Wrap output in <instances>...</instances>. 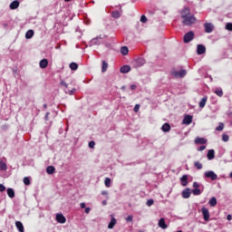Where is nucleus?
I'll list each match as a JSON object with an SVG mask.
<instances>
[{
	"label": "nucleus",
	"instance_id": "obj_11",
	"mask_svg": "<svg viewBox=\"0 0 232 232\" xmlns=\"http://www.w3.org/2000/svg\"><path fill=\"white\" fill-rule=\"evenodd\" d=\"M121 73H130L131 72V67L130 65H123L120 69Z\"/></svg>",
	"mask_w": 232,
	"mask_h": 232
},
{
	"label": "nucleus",
	"instance_id": "obj_53",
	"mask_svg": "<svg viewBox=\"0 0 232 232\" xmlns=\"http://www.w3.org/2000/svg\"><path fill=\"white\" fill-rule=\"evenodd\" d=\"M90 211H91V208H85V213H86L87 215L90 213Z\"/></svg>",
	"mask_w": 232,
	"mask_h": 232
},
{
	"label": "nucleus",
	"instance_id": "obj_51",
	"mask_svg": "<svg viewBox=\"0 0 232 232\" xmlns=\"http://www.w3.org/2000/svg\"><path fill=\"white\" fill-rule=\"evenodd\" d=\"M130 90H137V85L135 84L130 85Z\"/></svg>",
	"mask_w": 232,
	"mask_h": 232
},
{
	"label": "nucleus",
	"instance_id": "obj_42",
	"mask_svg": "<svg viewBox=\"0 0 232 232\" xmlns=\"http://www.w3.org/2000/svg\"><path fill=\"white\" fill-rule=\"evenodd\" d=\"M24 184H25V186H30V179L29 178H24Z\"/></svg>",
	"mask_w": 232,
	"mask_h": 232
},
{
	"label": "nucleus",
	"instance_id": "obj_40",
	"mask_svg": "<svg viewBox=\"0 0 232 232\" xmlns=\"http://www.w3.org/2000/svg\"><path fill=\"white\" fill-rule=\"evenodd\" d=\"M154 203L155 201H153V199H148L146 204L149 208H151V206H153Z\"/></svg>",
	"mask_w": 232,
	"mask_h": 232
},
{
	"label": "nucleus",
	"instance_id": "obj_3",
	"mask_svg": "<svg viewBox=\"0 0 232 232\" xmlns=\"http://www.w3.org/2000/svg\"><path fill=\"white\" fill-rule=\"evenodd\" d=\"M193 39H195V33H193L192 31L187 33L184 37H183V41L184 43L188 44V43H191V41H193Z\"/></svg>",
	"mask_w": 232,
	"mask_h": 232
},
{
	"label": "nucleus",
	"instance_id": "obj_26",
	"mask_svg": "<svg viewBox=\"0 0 232 232\" xmlns=\"http://www.w3.org/2000/svg\"><path fill=\"white\" fill-rule=\"evenodd\" d=\"M203 191H204V189H202V188H194V189H192V193L195 196L201 195Z\"/></svg>",
	"mask_w": 232,
	"mask_h": 232
},
{
	"label": "nucleus",
	"instance_id": "obj_19",
	"mask_svg": "<svg viewBox=\"0 0 232 232\" xmlns=\"http://www.w3.org/2000/svg\"><path fill=\"white\" fill-rule=\"evenodd\" d=\"M48 66V60L43 59L40 61V68L44 69Z\"/></svg>",
	"mask_w": 232,
	"mask_h": 232
},
{
	"label": "nucleus",
	"instance_id": "obj_36",
	"mask_svg": "<svg viewBox=\"0 0 232 232\" xmlns=\"http://www.w3.org/2000/svg\"><path fill=\"white\" fill-rule=\"evenodd\" d=\"M70 68H71V70L75 71V70H77L79 68V64H77L75 63H70Z\"/></svg>",
	"mask_w": 232,
	"mask_h": 232
},
{
	"label": "nucleus",
	"instance_id": "obj_45",
	"mask_svg": "<svg viewBox=\"0 0 232 232\" xmlns=\"http://www.w3.org/2000/svg\"><path fill=\"white\" fill-rule=\"evenodd\" d=\"M126 221H127V222H133V216H128V217L126 218Z\"/></svg>",
	"mask_w": 232,
	"mask_h": 232
},
{
	"label": "nucleus",
	"instance_id": "obj_48",
	"mask_svg": "<svg viewBox=\"0 0 232 232\" xmlns=\"http://www.w3.org/2000/svg\"><path fill=\"white\" fill-rule=\"evenodd\" d=\"M60 84L61 86H64V88H68V84L64 81H62Z\"/></svg>",
	"mask_w": 232,
	"mask_h": 232
},
{
	"label": "nucleus",
	"instance_id": "obj_54",
	"mask_svg": "<svg viewBox=\"0 0 232 232\" xmlns=\"http://www.w3.org/2000/svg\"><path fill=\"white\" fill-rule=\"evenodd\" d=\"M227 220H231V219H232V216H231V215H227Z\"/></svg>",
	"mask_w": 232,
	"mask_h": 232
},
{
	"label": "nucleus",
	"instance_id": "obj_39",
	"mask_svg": "<svg viewBox=\"0 0 232 232\" xmlns=\"http://www.w3.org/2000/svg\"><path fill=\"white\" fill-rule=\"evenodd\" d=\"M222 140L224 142H227L229 140V136L227 134H223L222 135Z\"/></svg>",
	"mask_w": 232,
	"mask_h": 232
},
{
	"label": "nucleus",
	"instance_id": "obj_15",
	"mask_svg": "<svg viewBox=\"0 0 232 232\" xmlns=\"http://www.w3.org/2000/svg\"><path fill=\"white\" fill-rule=\"evenodd\" d=\"M207 158L208 160H213V159H215V150H209L208 151Z\"/></svg>",
	"mask_w": 232,
	"mask_h": 232
},
{
	"label": "nucleus",
	"instance_id": "obj_10",
	"mask_svg": "<svg viewBox=\"0 0 232 232\" xmlns=\"http://www.w3.org/2000/svg\"><path fill=\"white\" fill-rule=\"evenodd\" d=\"M204 26L206 34H211L215 28V26H213L211 24H205Z\"/></svg>",
	"mask_w": 232,
	"mask_h": 232
},
{
	"label": "nucleus",
	"instance_id": "obj_1",
	"mask_svg": "<svg viewBox=\"0 0 232 232\" xmlns=\"http://www.w3.org/2000/svg\"><path fill=\"white\" fill-rule=\"evenodd\" d=\"M181 19H183L182 24L186 26H191L197 23V18L195 15L190 14L189 8L185 7L181 11Z\"/></svg>",
	"mask_w": 232,
	"mask_h": 232
},
{
	"label": "nucleus",
	"instance_id": "obj_32",
	"mask_svg": "<svg viewBox=\"0 0 232 232\" xmlns=\"http://www.w3.org/2000/svg\"><path fill=\"white\" fill-rule=\"evenodd\" d=\"M104 184H105L106 188H111V179L106 178L104 180Z\"/></svg>",
	"mask_w": 232,
	"mask_h": 232
},
{
	"label": "nucleus",
	"instance_id": "obj_56",
	"mask_svg": "<svg viewBox=\"0 0 232 232\" xmlns=\"http://www.w3.org/2000/svg\"><path fill=\"white\" fill-rule=\"evenodd\" d=\"M102 195H108V191L106 190L102 191Z\"/></svg>",
	"mask_w": 232,
	"mask_h": 232
},
{
	"label": "nucleus",
	"instance_id": "obj_30",
	"mask_svg": "<svg viewBox=\"0 0 232 232\" xmlns=\"http://www.w3.org/2000/svg\"><path fill=\"white\" fill-rule=\"evenodd\" d=\"M6 169H8L6 163L3 162V160H0V170L6 171Z\"/></svg>",
	"mask_w": 232,
	"mask_h": 232
},
{
	"label": "nucleus",
	"instance_id": "obj_60",
	"mask_svg": "<svg viewBox=\"0 0 232 232\" xmlns=\"http://www.w3.org/2000/svg\"><path fill=\"white\" fill-rule=\"evenodd\" d=\"M65 1V3H70V0H64Z\"/></svg>",
	"mask_w": 232,
	"mask_h": 232
},
{
	"label": "nucleus",
	"instance_id": "obj_27",
	"mask_svg": "<svg viewBox=\"0 0 232 232\" xmlns=\"http://www.w3.org/2000/svg\"><path fill=\"white\" fill-rule=\"evenodd\" d=\"M208 204L211 206V208H215V206H217V198H211L208 201Z\"/></svg>",
	"mask_w": 232,
	"mask_h": 232
},
{
	"label": "nucleus",
	"instance_id": "obj_57",
	"mask_svg": "<svg viewBox=\"0 0 232 232\" xmlns=\"http://www.w3.org/2000/svg\"><path fill=\"white\" fill-rule=\"evenodd\" d=\"M106 204H108V201L103 200V201H102V206H106Z\"/></svg>",
	"mask_w": 232,
	"mask_h": 232
},
{
	"label": "nucleus",
	"instance_id": "obj_5",
	"mask_svg": "<svg viewBox=\"0 0 232 232\" xmlns=\"http://www.w3.org/2000/svg\"><path fill=\"white\" fill-rule=\"evenodd\" d=\"M204 176L206 179H209L211 180H217L218 179V176L213 170L206 171Z\"/></svg>",
	"mask_w": 232,
	"mask_h": 232
},
{
	"label": "nucleus",
	"instance_id": "obj_2",
	"mask_svg": "<svg viewBox=\"0 0 232 232\" xmlns=\"http://www.w3.org/2000/svg\"><path fill=\"white\" fill-rule=\"evenodd\" d=\"M187 73H188V72H186V70H180V71H172L170 72V75L172 77H175L176 79H182V78L186 77Z\"/></svg>",
	"mask_w": 232,
	"mask_h": 232
},
{
	"label": "nucleus",
	"instance_id": "obj_50",
	"mask_svg": "<svg viewBox=\"0 0 232 232\" xmlns=\"http://www.w3.org/2000/svg\"><path fill=\"white\" fill-rule=\"evenodd\" d=\"M206 150V146L202 145L198 149V151H204Z\"/></svg>",
	"mask_w": 232,
	"mask_h": 232
},
{
	"label": "nucleus",
	"instance_id": "obj_38",
	"mask_svg": "<svg viewBox=\"0 0 232 232\" xmlns=\"http://www.w3.org/2000/svg\"><path fill=\"white\" fill-rule=\"evenodd\" d=\"M224 130V123H219V125L216 128V131H222Z\"/></svg>",
	"mask_w": 232,
	"mask_h": 232
},
{
	"label": "nucleus",
	"instance_id": "obj_14",
	"mask_svg": "<svg viewBox=\"0 0 232 232\" xmlns=\"http://www.w3.org/2000/svg\"><path fill=\"white\" fill-rule=\"evenodd\" d=\"M208 142V140L205 138L197 137L195 139V144H206Z\"/></svg>",
	"mask_w": 232,
	"mask_h": 232
},
{
	"label": "nucleus",
	"instance_id": "obj_20",
	"mask_svg": "<svg viewBox=\"0 0 232 232\" xmlns=\"http://www.w3.org/2000/svg\"><path fill=\"white\" fill-rule=\"evenodd\" d=\"M206 102H208V96H204L199 102V108H204L206 106Z\"/></svg>",
	"mask_w": 232,
	"mask_h": 232
},
{
	"label": "nucleus",
	"instance_id": "obj_12",
	"mask_svg": "<svg viewBox=\"0 0 232 232\" xmlns=\"http://www.w3.org/2000/svg\"><path fill=\"white\" fill-rule=\"evenodd\" d=\"M192 190L189 188H186L182 191L183 198H189L191 197Z\"/></svg>",
	"mask_w": 232,
	"mask_h": 232
},
{
	"label": "nucleus",
	"instance_id": "obj_8",
	"mask_svg": "<svg viewBox=\"0 0 232 232\" xmlns=\"http://www.w3.org/2000/svg\"><path fill=\"white\" fill-rule=\"evenodd\" d=\"M183 124L189 125L193 122V117L191 115H186L182 121Z\"/></svg>",
	"mask_w": 232,
	"mask_h": 232
},
{
	"label": "nucleus",
	"instance_id": "obj_47",
	"mask_svg": "<svg viewBox=\"0 0 232 232\" xmlns=\"http://www.w3.org/2000/svg\"><path fill=\"white\" fill-rule=\"evenodd\" d=\"M0 191L1 192L6 191V187H5V185H3V184H0Z\"/></svg>",
	"mask_w": 232,
	"mask_h": 232
},
{
	"label": "nucleus",
	"instance_id": "obj_17",
	"mask_svg": "<svg viewBox=\"0 0 232 232\" xmlns=\"http://www.w3.org/2000/svg\"><path fill=\"white\" fill-rule=\"evenodd\" d=\"M10 8L11 10H15L17 8H19V1L14 0L10 4Z\"/></svg>",
	"mask_w": 232,
	"mask_h": 232
},
{
	"label": "nucleus",
	"instance_id": "obj_23",
	"mask_svg": "<svg viewBox=\"0 0 232 232\" xmlns=\"http://www.w3.org/2000/svg\"><path fill=\"white\" fill-rule=\"evenodd\" d=\"M162 131L168 132L171 130V126L169 123H164L161 127Z\"/></svg>",
	"mask_w": 232,
	"mask_h": 232
},
{
	"label": "nucleus",
	"instance_id": "obj_22",
	"mask_svg": "<svg viewBox=\"0 0 232 232\" xmlns=\"http://www.w3.org/2000/svg\"><path fill=\"white\" fill-rule=\"evenodd\" d=\"M180 182L182 186H188V175H183L180 178Z\"/></svg>",
	"mask_w": 232,
	"mask_h": 232
},
{
	"label": "nucleus",
	"instance_id": "obj_55",
	"mask_svg": "<svg viewBox=\"0 0 232 232\" xmlns=\"http://www.w3.org/2000/svg\"><path fill=\"white\" fill-rule=\"evenodd\" d=\"M50 115V112H47L46 114H45V121H48V116Z\"/></svg>",
	"mask_w": 232,
	"mask_h": 232
},
{
	"label": "nucleus",
	"instance_id": "obj_37",
	"mask_svg": "<svg viewBox=\"0 0 232 232\" xmlns=\"http://www.w3.org/2000/svg\"><path fill=\"white\" fill-rule=\"evenodd\" d=\"M194 166H195V168H197V169H202V163H200L199 161H196L195 163H194Z\"/></svg>",
	"mask_w": 232,
	"mask_h": 232
},
{
	"label": "nucleus",
	"instance_id": "obj_44",
	"mask_svg": "<svg viewBox=\"0 0 232 232\" xmlns=\"http://www.w3.org/2000/svg\"><path fill=\"white\" fill-rule=\"evenodd\" d=\"M75 92H77L76 89H72L71 91H65V93H69V95H73V93H75Z\"/></svg>",
	"mask_w": 232,
	"mask_h": 232
},
{
	"label": "nucleus",
	"instance_id": "obj_43",
	"mask_svg": "<svg viewBox=\"0 0 232 232\" xmlns=\"http://www.w3.org/2000/svg\"><path fill=\"white\" fill-rule=\"evenodd\" d=\"M140 22L141 23H148V18L146 17V15H141V17H140Z\"/></svg>",
	"mask_w": 232,
	"mask_h": 232
},
{
	"label": "nucleus",
	"instance_id": "obj_28",
	"mask_svg": "<svg viewBox=\"0 0 232 232\" xmlns=\"http://www.w3.org/2000/svg\"><path fill=\"white\" fill-rule=\"evenodd\" d=\"M129 52H130V50L128 49L127 46H122V47L121 48V53L122 55H128Z\"/></svg>",
	"mask_w": 232,
	"mask_h": 232
},
{
	"label": "nucleus",
	"instance_id": "obj_18",
	"mask_svg": "<svg viewBox=\"0 0 232 232\" xmlns=\"http://www.w3.org/2000/svg\"><path fill=\"white\" fill-rule=\"evenodd\" d=\"M115 224H117V219H115V218H112L111 219V222L108 225V228L109 229H113V227H115Z\"/></svg>",
	"mask_w": 232,
	"mask_h": 232
},
{
	"label": "nucleus",
	"instance_id": "obj_58",
	"mask_svg": "<svg viewBox=\"0 0 232 232\" xmlns=\"http://www.w3.org/2000/svg\"><path fill=\"white\" fill-rule=\"evenodd\" d=\"M44 110H46V108H48V105L46 103H44Z\"/></svg>",
	"mask_w": 232,
	"mask_h": 232
},
{
	"label": "nucleus",
	"instance_id": "obj_4",
	"mask_svg": "<svg viewBox=\"0 0 232 232\" xmlns=\"http://www.w3.org/2000/svg\"><path fill=\"white\" fill-rule=\"evenodd\" d=\"M146 64V60L144 58H137L133 61L134 68H140V66H144Z\"/></svg>",
	"mask_w": 232,
	"mask_h": 232
},
{
	"label": "nucleus",
	"instance_id": "obj_29",
	"mask_svg": "<svg viewBox=\"0 0 232 232\" xmlns=\"http://www.w3.org/2000/svg\"><path fill=\"white\" fill-rule=\"evenodd\" d=\"M102 72L104 73L108 70V63L106 61L102 62Z\"/></svg>",
	"mask_w": 232,
	"mask_h": 232
},
{
	"label": "nucleus",
	"instance_id": "obj_52",
	"mask_svg": "<svg viewBox=\"0 0 232 232\" xmlns=\"http://www.w3.org/2000/svg\"><path fill=\"white\" fill-rule=\"evenodd\" d=\"M80 207L82 208V209H84V208H86V204L85 203H81Z\"/></svg>",
	"mask_w": 232,
	"mask_h": 232
},
{
	"label": "nucleus",
	"instance_id": "obj_7",
	"mask_svg": "<svg viewBox=\"0 0 232 232\" xmlns=\"http://www.w3.org/2000/svg\"><path fill=\"white\" fill-rule=\"evenodd\" d=\"M197 53H198V55H202V54L206 53V46H204L202 44H198Z\"/></svg>",
	"mask_w": 232,
	"mask_h": 232
},
{
	"label": "nucleus",
	"instance_id": "obj_31",
	"mask_svg": "<svg viewBox=\"0 0 232 232\" xmlns=\"http://www.w3.org/2000/svg\"><path fill=\"white\" fill-rule=\"evenodd\" d=\"M216 93V95H218V97H222L224 95V91H222V88H218L215 90L214 92Z\"/></svg>",
	"mask_w": 232,
	"mask_h": 232
},
{
	"label": "nucleus",
	"instance_id": "obj_6",
	"mask_svg": "<svg viewBox=\"0 0 232 232\" xmlns=\"http://www.w3.org/2000/svg\"><path fill=\"white\" fill-rule=\"evenodd\" d=\"M201 213L203 215L204 220L208 222L209 220V210L206 207H203L201 208Z\"/></svg>",
	"mask_w": 232,
	"mask_h": 232
},
{
	"label": "nucleus",
	"instance_id": "obj_35",
	"mask_svg": "<svg viewBox=\"0 0 232 232\" xmlns=\"http://www.w3.org/2000/svg\"><path fill=\"white\" fill-rule=\"evenodd\" d=\"M111 15L114 17V19H119V17H121V13H119V11H113Z\"/></svg>",
	"mask_w": 232,
	"mask_h": 232
},
{
	"label": "nucleus",
	"instance_id": "obj_24",
	"mask_svg": "<svg viewBox=\"0 0 232 232\" xmlns=\"http://www.w3.org/2000/svg\"><path fill=\"white\" fill-rule=\"evenodd\" d=\"M7 195L9 198H14V197H15V192L13 188H7Z\"/></svg>",
	"mask_w": 232,
	"mask_h": 232
},
{
	"label": "nucleus",
	"instance_id": "obj_25",
	"mask_svg": "<svg viewBox=\"0 0 232 232\" xmlns=\"http://www.w3.org/2000/svg\"><path fill=\"white\" fill-rule=\"evenodd\" d=\"M101 36L93 38L92 40H91V44H101Z\"/></svg>",
	"mask_w": 232,
	"mask_h": 232
},
{
	"label": "nucleus",
	"instance_id": "obj_21",
	"mask_svg": "<svg viewBox=\"0 0 232 232\" xmlns=\"http://www.w3.org/2000/svg\"><path fill=\"white\" fill-rule=\"evenodd\" d=\"M46 172L48 173V175H53L55 173V167L53 166L47 167Z\"/></svg>",
	"mask_w": 232,
	"mask_h": 232
},
{
	"label": "nucleus",
	"instance_id": "obj_33",
	"mask_svg": "<svg viewBox=\"0 0 232 232\" xmlns=\"http://www.w3.org/2000/svg\"><path fill=\"white\" fill-rule=\"evenodd\" d=\"M25 37L27 39H32V37H34V30L27 31L26 34H25Z\"/></svg>",
	"mask_w": 232,
	"mask_h": 232
},
{
	"label": "nucleus",
	"instance_id": "obj_41",
	"mask_svg": "<svg viewBox=\"0 0 232 232\" xmlns=\"http://www.w3.org/2000/svg\"><path fill=\"white\" fill-rule=\"evenodd\" d=\"M226 30H228V32H232V24L231 23H227L226 24Z\"/></svg>",
	"mask_w": 232,
	"mask_h": 232
},
{
	"label": "nucleus",
	"instance_id": "obj_9",
	"mask_svg": "<svg viewBox=\"0 0 232 232\" xmlns=\"http://www.w3.org/2000/svg\"><path fill=\"white\" fill-rule=\"evenodd\" d=\"M158 226L161 227V229H168V225H166V219H164V218L159 220Z\"/></svg>",
	"mask_w": 232,
	"mask_h": 232
},
{
	"label": "nucleus",
	"instance_id": "obj_49",
	"mask_svg": "<svg viewBox=\"0 0 232 232\" xmlns=\"http://www.w3.org/2000/svg\"><path fill=\"white\" fill-rule=\"evenodd\" d=\"M140 108V105L139 104H136L135 107H134V111L135 113H137V111H139V109Z\"/></svg>",
	"mask_w": 232,
	"mask_h": 232
},
{
	"label": "nucleus",
	"instance_id": "obj_34",
	"mask_svg": "<svg viewBox=\"0 0 232 232\" xmlns=\"http://www.w3.org/2000/svg\"><path fill=\"white\" fill-rule=\"evenodd\" d=\"M193 188H201V189H204V185L199 184L198 182H194V183H193Z\"/></svg>",
	"mask_w": 232,
	"mask_h": 232
},
{
	"label": "nucleus",
	"instance_id": "obj_59",
	"mask_svg": "<svg viewBox=\"0 0 232 232\" xmlns=\"http://www.w3.org/2000/svg\"><path fill=\"white\" fill-rule=\"evenodd\" d=\"M229 177H230V179H232V171L230 172Z\"/></svg>",
	"mask_w": 232,
	"mask_h": 232
},
{
	"label": "nucleus",
	"instance_id": "obj_13",
	"mask_svg": "<svg viewBox=\"0 0 232 232\" xmlns=\"http://www.w3.org/2000/svg\"><path fill=\"white\" fill-rule=\"evenodd\" d=\"M56 220L59 222V224L66 223V218H64L63 214H56Z\"/></svg>",
	"mask_w": 232,
	"mask_h": 232
},
{
	"label": "nucleus",
	"instance_id": "obj_16",
	"mask_svg": "<svg viewBox=\"0 0 232 232\" xmlns=\"http://www.w3.org/2000/svg\"><path fill=\"white\" fill-rule=\"evenodd\" d=\"M15 227H17L18 231L24 232V226H23V223L21 221H16Z\"/></svg>",
	"mask_w": 232,
	"mask_h": 232
},
{
	"label": "nucleus",
	"instance_id": "obj_46",
	"mask_svg": "<svg viewBox=\"0 0 232 232\" xmlns=\"http://www.w3.org/2000/svg\"><path fill=\"white\" fill-rule=\"evenodd\" d=\"M89 148H92V149L95 148V141H90Z\"/></svg>",
	"mask_w": 232,
	"mask_h": 232
}]
</instances>
